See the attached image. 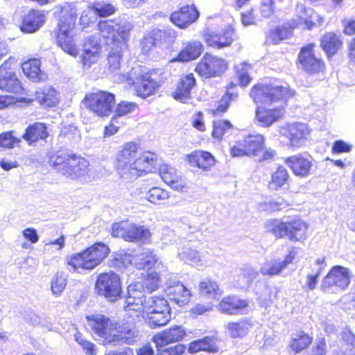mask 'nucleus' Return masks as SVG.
<instances>
[{
	"label": "nucleus",
	"instance_id": "57",
	"mask_svg": "<svg viewBox=\"0 0 355 355\" xmlns=\"http://www.w3.org/2000/svg\"><path fill=\"white\" fill-rule=\"evenodd\" d=\"M133 25L130 21L121 20L117 23L116 27V39L118 37H121L119 41H124L126 43L125 39L127 38L129 32L132 29Z\"/></svg>",
	"mask_w": 355,
	"mask_h": 355
},
{
	"label": "nucleus",
	"instance_id": "25",
	"mask_svg": "<svg viewBox=\"0 0 355 355\" xmlns=\"http://www.w3.org/2000/svg\"><path fill=\"white\" fill-rule=\"evenodd\" d=\"M44 21L45 15L42 11L32 10L24 17L20 28L24 33H35Z\"/></svg>",
	"mask_w": 355,
	"mask_h": 355
},
{
	"label": "nucleus",
	"instance_id": "45",
	"mask_svg": "<svg viewBox=\"0 0 355 355\" xmlns=\"http://www.w3.org/2000/svg\"><path fill=\"white\" fill-rule=\"evenodd\" d=\"M297 19L294 22V26H299L301 25L310 26L309 18H318L317 14L312 8H306L303 4L297 6L296 8Z\"/></svg>",
	"mask_w": 355,
	"mask_h": 355
},
{
	"label": "nucleus",
	"instance_id": "49",
	"mask_svg": "<svg viewBox=\"0 0 355 355\" xmlns=\"http://www.w3.org/2000/svg\"><path fill=\"white\" fill-rule=\"evenodd\" d=\"M67 285V275L64 272L58 271L51 281V289L54 295H60Z\"/></svg>",
	"mask_w": 355,
	"mask_h": 355
},
{
	"label": "nucleus",
	"instance_id": "15",
	"mask_svg": "<svg viewBox=\"0 0 355 355\" xmlns=\"http://www.w3.org/2000/svg\"><path fill=\"white\" fill-rule=\"evenodd\" d=\"M157 156L155 153L146 152L139 157H136L131 166H129L127 173L128 175L124 176L123 179L130 181L137 179L140 172H151L153 168H155V162Z\"/></svg>",
	"mask_w": 355,
	"mask_h": 355
},
{
	"label": "nucleus",
	"instance_id": "43",
	"mask_svg": "<svg viewBox=\"0 0 355 355\" xmlns=\"http://www.w3.org/2000/svg\"><path fill=\"white\" fill-rule=\"evenodd\" d=\"M178 257L185 263L196 264L198 266H202L199 252L189 245H184L182 248H179Z\"/></svg>",
	"mask_w": 355,
	"mask_h": 355
},
{
	"label": "nucleus",
	"instance_id": "30",
	"mask_svg": "<svg viewBox=\"0 0 355 355\" xmlns=\"http://www.w3.org/2000/svg\"><path fill=\"white\" fill-rule=\"evenodd\" d=\"M167 295L171 301L174 302L179 306L187 304L190 298V291L180 283L171 286L167 288Z\"/></svg>",
	"mask_w": 355,
	"mask_h": 355
},
{
	"label": "nucleus",
	"instance_id": "32",
	"mask_svg": "<svg viewBox=\"0 0 355 355\" xmlns=\"http://www.w3.org/2000/svg\"><path fill=\"white\" fill-rule=\"evenodd\" d=\"M248 306L245 300L236 296L224 297L219 304L220 310L227 314H237Z\"/></svg>",
	"mask_w": 355,
	"mask_h": 355
},
{
	"label": "nucleus",
	"instance_id": "11",
	"mask_svg": "<svg viewBox=\"0 0 355 355\" xmlns=\"http://www.w3.org/2000/svg\"><path fill=\"white\" fill-rule=\"evenodd\" d=\"M137 69H132L128 74H121L119 76L118 80L121 82L127 81L129 85H135L137 95L145 98L153 94L158 88L159 84L148 74L137 76Z\"/></svg>",
	"mask_w": 355,
	"mask_h": 355
},
{
	"label": "nucleus",
	"instance_id": "1",
	"mask_svg": "<svg viewBox=\"0 0 355 355\" xmlns=\"http://www.w3.org/2000/svg\"><path fill=\"white\" fill-rule=\"evenodd\" d=\"M250 96L258 105L256 119L261 125L268 127L283 116L284 105L292 94L284 86L258 84L252 88Z\"/></svg>",
	"mask_w": 355,
	"mask_h": 355
},
{
	"label": "nucleus",
	"instance_id": "50",
	"mask_svg": "<svg viewBox=\"0 0 355 355\" xmlns=\"http://www.w3.org/2000/svg\"><path fill=\"white\" fill-rule=\"evenodd\" d=\"M89 8L94 14L101 17L110 16L116 11V8L112 4L103 1H94Z\"/></svg>",
	"mask_w": 355,
	"mask_h": 355
},
{
	"label": "nucleus",
	"instance_id": "10",
	"mask_svg": "<svg viewBox=\"0 0 355 355\" xmlns=\"http://www.w3.org/2000/svg\"><path fill=\"white\" fill-rule=\"evenodd\" d=\"M112 234L130 242H146L151 236L149 230L144 226L136 225L126 221L113 224Z\"/></svg>",
	"mask_w": 355,
	"mask_h": 355
},
{
	"label": "nucleus",
	"instance_id": "36",
	"mask_svg": "<svg viewBox=\"0 0 355 355\" xmlns=\"http://www.w3.org/2000/svg\"><path fill=\"white\" fill-rule=\"evenodd\" d=\"M264 137L262 135H249L243 139V146L247 151V156L256 157L263 149Z\"/></svg>",
	"mask_w": 355,
	"mask_h": 355
},
{
	"label": "nucleus",
	"instance_id": "6",
	"mask_svg": "<svg viewBox=\"0 0 355 355\" xmlns=\"http://www.w3.org/2000/svg\"><path fill=\"white\" fill-rule=\"evenodd\" d=\"M159 287V277L155 275L152 279L150 283L148 279L146 280V285L141 282H136L128 286V296L125 298L123 309L125 311H131L141 313L144 311L146 302L148 297L151 296L146 295V290L150 292L155 291Z\"/></svg>",
	"mask_w": 355,
	"mask_h": 355
},
{
	"label": "nucleus",
	"instance_id": "18",
	"mask_svg": "<svg viewBox=\"0 0 355 355\" xmlns=\"http://www.w3.org/2000/svg\"><path fill=\"white\" fill-rule=\"evenodd\" d=\"M0 89L8 92L20 93L23 88L16 74L5 62L0 67Z\"/></svg>",
	"mask_w": 355,
	"mask_h": 355
},
{
	"label": "nucleus",
	"instance_id": "14",
	"mask_svg": "<svg viewBox=\"0 0 355 355\" xmlns=\"http://www.w3.org/2000/svg\"><path fill=\"white\" fill-rule=\"evenodd\" d=\"M313 49V44H309L302 47L298 55L300 67L309 74H317L325 69L324 62L315 56Z\"/></svg>",
	"mask_w": 355,
	"mask_h": 355
},
{
	"label": "nucleus",
	"instance_id": "4",
	"mask_svg": "<svg viewBox=\"0 0 355 355\" xmlns=\"http://www.w3.org/2000/svg\"><path fill=\"white\" fill-rule=\"evenodd\" d=\"M110 252L108 246L96 243L85 250L67 257V263L73 271L91 270L98 266Z\"/></svg>",
	"mask_w": 355,
	"mask_h": 355
},
{
	"label": "nucleus",
	"instance_id": "21",
	"mask_svg": "<svg viewBox=\"0 0 355 355\" xmlns=\"http://www.w3.org/2000/svg\"><path fill=\"white\" fill-rule=\"evenodd\" d=\"M186 335L185 330L182 326L175 325L168 329H164L155 337V343L158 349L168 345L169 343L181 340Z\"/></svg>",
	"mask_w": 355,
	"mask_h": 355
},
{
	"label": "nucleus",
	"instance_id": "31",
	"mask_svg": "<svg viewBox=\"0 0 355 355\" xmlns=\"http://www.w3.org/2000/svg\"><path fill=\"white\" fill-rule=\"evenodd\" d=\"M295 257V253L290 252V253L285 257L283 261H273L264 264L260 269V272L263 275H277L284 268H286L289 263H291Z\"/></svg>",
	"mask_w": 355,
	"mask_h": 355
},
{
	"label": "nucleus",
	"instance_id": "26",
	"mask_svg": "<svg viewBox=\"0 0 355 355\" xmlns=\"http://www.w3.org/2000/svg\"><path fill=\"white\" fill-rule=\"evenodd\" d=\"M203 51V45L200 41L191 40L182 43V49L179 52L177 61L189 62L197 59Z\"/></svg>",
	"mask_w": 355,
	"mask_h": 355
},
{
	"label": "nucleus",
	"instance_id": "60",
	"mask_svg": "<svg viewBox=\"0 0 355 355\" xmlns=\"http://www.w3.org/2000/svg\"><path fill=\"white\" fill-rule=\"evenodd\" d=\"M241 275L243 278L245 286H249L257 278L258 272L250 266H245L241 270Z\"/></svg>",
	"mask_w": 355,
	"mask_h": 355
},
{
	"label": "nucleus",
	"instance_id": "47",
	"mask_svg": "<svg viewBox=\"0 0 355 355\" xmlns=\"http://www.w3.org/2000/svg\"><path fill=\"white\" fill-rule=\"evenodd\" d=\"M170 198L168 191L160 187H153L146 193V198L155 205H164Z\"/></svg>",
	"mask_w": 355,
	"mask_h": 355
},
{
	"label": "nucleus",
	"instance_id": "34",
	"mask_svg": "<svg viewBox=\"0 0 355 355\" xmlns=\"http://www.w3.org/2000/svg\"><path fill=\"white\" fill-rule=\"evenodd\" d=\"M189 162L191 165L207 171L214 165L215 159L209 152L195 151L189 156Z\"/></svg>",
	"mask_w": 355,
	"mask_h": 355
},
{
	"label": "nucleus",
	"instance_id": "16",
	"mask_svg": "<svg viewBox=\"0 0 355 355\" xmlns=\"http://www.w3.org/2000/svg\"><path fill=\"white\" fill-rule=\"evenodd\" d=\"M137 145L134 142H127L124 144L122 149L119 151L116 157V170L120 177L123 178L128 176L127 171L128 166H131L137 154Z\"/></svg>",
	"mask_w": 355,
	"mask_h": 355
},
{
	"label": "nucleus",
	"instance_id": "22",
	"mask_svg": "<svg viewBox=\"0 0 355 355\" xmlns=\"http://www.w3.org/2000/svg\"><path fill=\"white\" fill-rule=\"evenodd\" d=\"M101 50V45L95 37H89L83 45V53L80 56L83 64L90 67L95 63Z\"/></svg>",
	"mask_w": 355,
	"mask_h": 355
},
{
	"label": "nucleus",
	"instance_id": "33",
	"mask_svg": "<svg viewBox=\"0 0 355 355\" xmlns=\"http://www.w3.org/2000/svg\"><path fill=\"white\" fill-rule=\"evenodd\" d=\"M176 33L172 28L155 29L153 31L151 37L144 38V42H149L152 45L157 44H170L174 41Z\"/></svg>",
	"mask_w": 355,
	"mask_h": 355
},
{
	"label": "nucleus",
	"instance_id": "2",
	"mask_svg": "<svg viewBox=\"0 0 355 355\" xmlns=\"http://www.w3.org/2000/svg\"><path fill=\"white\" fill-rule=\"evenodd\" d=\"M87 318L89 326L97 336L103 339L104 345H132L139 340V331L133 322L123 321L118 324L101 314L87 316Z\"/></svg>",
	"mask_w": 355,
	"mask_h": 355
},
{
	"label": "nucleus",
	"instance_id": "13",
	"mask_svg": "<svg viewBox=\"0 0 355 355\" xmlns=\"http://www.w3.org/2000/svg\"><path fill=\"white\" fill-rule=\"evenodd\" d=\"M227 67V62L222 58L205 53L196 68V72L205 78L220 76Z\"/></svg>",
	"mask_w": 355,
	"mask_h": 355
},
{
	"label": "nucleus",
	"instance_id": "35",
	"mask_svg": "<svg viewBox=\"0 0 355 355\" xmlns=\"http://www.w3.org/2000/svg\"><path fill=\"white\" fill-rule=\"evenodd\" d=\"M58 96L56 90L49 85L39 88L35 92V99L40 104L46 107L55 105L58 101Z\"/></svg>",
	"mask_w": 355,
	"mask_h": 355
},
{
	"label": "nucleus",
	"instance_id": "9",
	"mask_svg": "<svg viewBox=\"0 0 355 355\" xmlns=\"http://www.w3.org/2000/svg\"><path fill=\"white\" fill-rule=\"evenodd\" d=\"M98 295L114 302L121 295V284L119 276L112 272L101 273L98 276L95 284Z\"/></svg>",
	"mask_w": 355,
	"mask_h": 355
},
{
	"label": "nucleus",
	"instance_id": "61",
	"mask_svg": "<svg viewBox=\"0 0 355 355\" xmlns=\"http://www.w3.org/2000/svg\"><path fill=\"white\" fill-rule=\"evenodd\" d=\"M185 349L183 345L178 344L176 345L164 348L163 349H158L157 355H181Z\"/></svg>",
	"mask_w": 355,
	"mask_h": 355
},
{
	"label": "nucleus",
	"instance_id": "56",
	"mask_svg": "<svg viewBox=\"0 0 355 355\" xmlns=\"http://www.w3.org/2000/svg\"><path fill=\"white\" fill-rule=\"evenodd\" d=\"M282 0H261L259 11L263 17L268 18L275 12V4Z\"/></svg>",
	"mask_w": 355,
	"mask_h": 355
},
{
	"label": "nucleus",
	"instance_id": "46",
	"mask_svg": "<svg viewBox=\"0 0 355 355\" xmlns=\"http://www.w3.org/2000/svg\"><path fill=\"white\" fill-rule=\"evenodd\" d=\"M251 327L250 321L245 319L236 322H229L227 329L232 338H239L245 336Z\"/></svg>",
	"mask_w": 355,
	"mask_h": 355
},
{
	"label": "nucleus",
	"instance_id": "3",
	"mask_svg": "<svg viewBox=\"0 0 355 355\" xmlns=\"http://www.w3.org/2000/svg\"><path fill=\"white\" fill-rule=\"evenodd\" d=\"M49 163L60 173L71 180L84 176L89 166L87 159L67 150L49 155Z\"/></svg>",
	"mask_w": 355,
	"mask_h": 355
},
{
	"label": "nucleus",
	"instance_id": "39",
	"mask_svg": "<svg viewBox=\"0 0 355 355\" xmlns=\"http://www.w3.org/2000/svg\"><path fill=\"white\" fill-rule=\"evenodd\" d=\"M146 322L151 329H155L166 325L171 319L170 311L146 312Z\"/></svg>",
	"mask_w": 355,
	"mask_h": 355
},
{
	"label": "nucleus",
	"instance_id": "27",
	"mask_svg": "<svg viewBox=\"0 0 355 355\" xmlns=\"http://www.w3.org/2000/svg\"><path fill=\"white\" fill-rule=\"evenodd\" d=\"M196 81L193 73L183 76L173 94V98L182 102H185L190 98L191 89L196 86Z\"/></svg>",
	"mask_w": 355,
	"mask_h": 355
},
{
	"label": "nucleus",
	"instance_id": "5",
	"mask_svg": "<svg viewBox=\"0 0 355 355\" xmlns=\"http://www.w3.org/2000/svg\"><path fill=\"white\" fill-rule=\"evenodd\" d=\"M267 232L272 233L277 238H287L291 241H302L306 238L308 226L300 218L291 220L270 219L266 222Z\"/></svg>",
	"mask_w": 355,
	"mask_h": 355
},
{
	"label": "nucleus",
	"instance_id": "12",
	"mask_svg": "<svg viewBox=\"0 0 355 355\" xmlns=\"http://www.w3.org/2000/svg\"><path fill=\"white\" fill-rule=\"evenodd\" d=\"M350 282L348 268L341 266L333 267L323 279L321 289L326 293L336 292L345 289Z\"/></svg>",
	"mask_w": 355,
	"mask_h": 355
},
{
	"label": "nucleus",
	"instance_id": "53",
	"mask_svg": "<svg viewBox=\"0 0 355 355\" xmlns=\"http://www.w3.org/2000/svg\"><path fill=\"white\" fill-rule=\"evenodd\" d=\"M75 339L80 345L86 354L96 355L98 349L93 343L86 340L80 333L75 335Z\"/></svg>",
	"mask_w": 355,
	"mask_h": 355
},
{
	"label": "nucleus",
	"instance_id": "24",
	"mask_svg": "<svg viewBox=\"0 0 355 355\" xmlns=\"http://www.w3.org/2000/svg\"><path fill=\"white\" fill-rule=\"evenodd\" d=\"M188 351L191 354L204 352L214 354L218 352L219 347L216 339L205 336L203 338L192 341L189 345Z\"/></svg>",
	"mask_w": 355,
	"mask_h": 355
},
{
	"label": "nucleus",
	"instance_id": "48",
	"mask_svg": "<svg viewBox=\"0 0 355 355\" xmlns=\"http://www.w3.org/2000/svg\"><path fill=\"white\" fill-rule=\"evenodd\" d=\"M234 130L232 124L227 120H218L213 122L212 136L218 139L227 134H231Z\"/></svg>",
	"mask_w": 355,
	"mask_h": 355
},
{
	"label": "nucleus",
	"instance_id": "42",
	"mask_svg": "<svg viewBox=\"0 0 355 355\" xmlns=\"http://www.w3.org/2000/svg\"><path fill=\"white\" fill-rule=\"evenodd\" d=\"M146 312L170 311L171 307L168 302L164 297L159 296H149L144 307Z\"/></svg>",
	"mask_w": 355,
	"mask_h": 355
},
{
	"label": "nucleus",
	"instance_id": "44",
	"mask_svg": "<svg viewBox=\"0 0 355 355\" xmlns=\"http://www.w3.org/2000/svg\"><path fill=\"white\" fill-rule=\"evenodd\" d=\"M22 70L24 74L33 81L42 79L40 61L38 59L30 60L22 64Z\"/></svg>",
	"mask_w": 355,
	"mask_h": 355
},
{
	"label": "nucleus",
	"instance_id": "38",
	"mask_svg": "<svg viewBox=\"0 0 355 355\" xmlns=\"http://www.w3.org/2000/svg\"><path fill=\"white\" fill-rule=\"evenodd\" d=\"M157 261L155 254L150 249H144L142 252L137 254L134 262L138 269L149 270L152 268Z\"/></svg>",
	"mask_w": 355,
	"mask_h": 355
},
{
	"label": "nucleus",
	"instance_id": "59",
	"mask_svg": "<svg viewBox=\"0 0 355 355\" xmlns=\"http://www.w3.org/2000/svg\"><path fill=\"white\" fill-rule=\"evenodd\" d=\"M12 132H6L0 135V146L7 148H12L15 144H19L20 139L12 136Z\"/></svg>",
	"mask_w": 355,
	"mask_h": 355
},
{
	"label": "nucleus",
	"instance_id": "40",
	"mask_svg": "<svg viewBox=\"0 0 355 355\" xmlns=\"http://www.w3.org/2000/svg\"><path fill=\"white\" fill-rule=\"evenodd\" d=\"M289 174L287 169L283 166H279L272 174L271 181L268 187L271 190H279L284 189L288 184Z\"/></svg>",
	"mask_w": 355,
	"mask_h": 355
},
{
	"label": "nucleus",
	"instance_id": "62",
	"mask_svg": "<svg viewBox=\"0 0 355 355\" xmlns=\"http://www.w3.org/2000/svg\"><path fill=\"white\" fill-rule=\"evenodd\" d=\"M316 345L312 348L309 355H327V345L324 338L317 340Z\"/></svg>",
	"mask_w": 355,
	"mask_h": 355
},
{
	"label": "nucleus",
	"instance_id": "19",
	"mask_svg": "<svg viewBox=\"0 0 355 355\" xmlns=\"http://www.w3.org/2000/svg\"><path fill=\"white\" fill-rule=\"evenodd\" d=\"M234 30L228 28L219 32H207L204 34L206 44L214 49L229 46L233 42Z\"/></svg>",
	"mask_w": 355,
	"mask_h": 355
},
{
	"label": "nucleus",
	"instance_id": "23",
	"mask_svg": "<svg viewBox=\"0 0 355 355\" xmlns=\"http://www.w3.org/2000/svg\"><path fill=\"white\" fill-rule=\"evenodd\" d=\"M309 130L306 123H293L287 126V135L291 146L294 148L301 146L309 135Z\"/></svg>",
	"mask_w": 355,
	"mask_h": 355
},
{
	"label": "nucleus",
	"instance_id": "8",
	"mask_svg": "<svg viewBox=\"0 0 355 355\" xmlns=\"http://www.w3.org/2000/svg\"><path fill=\"white\" fill-rule=\"evenodd\" d=\"M83 103L90 112L97 116H107L112 112L115 104V96L109 92L98 91L87 94Z\"/></svg>",
	"mask_w": 355,
	"mask_h": 355
},
{
	"label": "nucleus",
	"instance_id": "7",
	"mask_svg": "<svg viewBox=\"0 0 355 355\" xmlns=\"http://www.w3.org/2000/svg\"><path fill=\"white\" fill-rule=\"evenodd\" d=\"M76 19V13L74 10H62L57 26V43L64 52L72 56L77 55L78 50L69 33L73 28Z\"/></svg>",
	"mask_w": 355,
	"mask_h": 355
},
{
	"label": "nucleus",
	"instance_id": "29",
	"mask_svg": "<svg viewBox=\"0 0 355 355\" xmlns=\"http://www.w3.org/2000/svg\"><path fill=\"white\" fill-rule=\"evenodd\" d=\"M49 136L47 128L42 123H35L27 127L22 138L26 140L29 145L37 141L39 139L45 140Z\"/></svg>",
	"mask_w": 355,
	"mask_h": 355
},
{
	"label": "nucleus",
	"instance_id": "52",
	"mask_svg": "<svg viewBox=\"0 0 355 355\" xmlns=\"http://www.w3.org/2000/svg\"><path fill=\"white\" fill-rule=\"evenodd\" d=\"M199 290L200 295L204 296L214 297L217 295H220L217 283L208 279L200 283Z\"/></svg>",
	"mask_w": 355,
	"mask_h": 355
},
{
	"label": "nucleus",
	"instance_id": "58",
	"mask_svg": "<svg viewBox=\"0 0 355 355\" xmlns=\"http://www.w3.org/2000/svg\"><path fill=\"white\" fill-rule=\"evenodd\" d=\"M288 34L289 31L287 28L279 26L270 32L268 37L273 43L277 44L287 38Z\"/></svg>",
	"mask_w": 355,
	"mask_h": 355
},
{
	"label": "nucleus",
	"instance_id": "54",
	"mask_svg": "<svg viewBox=\"0 0 355 355\" xmlns=\"http://www.w3.org/2000/svg\"><path fill=\"white\" fill-rule=\"evenodd\" d=\"M159 174L162 179L167 184L175 183V182L179 178L175 170L167 165L162 166Z\"/></svg>",
	"mask_w": 355,
	"mask_h": 355
},
{
	"label": "nucleus",
	"instance_id": "63",
	"mask_svg": "<svg viewBox=\"0 0 355 355\" xmlns=\"http://www.w3.org/2000/svg\"><path fill=\"white\" fill-rule=\"evenodd\" d=\"M352 150V146L342 140L336 141L332 147V151L336 153H349Z\"/></svg>",
	"mask_w": 355,
	"mask_h": 355
},
{
	"label": "nucleus",
	"instance_id": "28",
	"mask_svg": "<svg viewBox=\"0 0 355 355\" xmlns=\"http://www.w3.org/2000/svg\"><path fill=\"white\" fill-rule=\"evenodd\" d=\"M126 43L124 41H115L112 45H110V53L107 60L109 70L113 73L119 70L123 52L126 49Z\"/></svg>",
	"mask_w": 355,
	"mask_h": 355
},
{
	"label": "nucleus",
	"instance_id": "37",
	"mask_svg": "<svg viewBox=\"0 0 355 355\" xmlns=\"http://www.w3.org/2000/svg\"><path fill=\"white\" fill-rule=\"evenodd\" d=\"M342 42L334 33L324 34L320 40V46L328 58L336 54L342 46Z\"/></svg>",
	"mask_w": 355,
	"mask_h": 355
},
{
	"label": "nucleus",
	"instance_id": "55",
	"mask_svg": "<svg viewBox=\"0 0 355 355\" xmlns=\"http://www.w3.org/2000/svg\"><path fill=\"white\" fill-rule=\"evenodd\" d=\"M137 105L135 103L122 101L119 103L116 107V114L112 118V121H115L117 117L126 115L133 112Z\"/></svg>",
	"mask_w": 355,
	"mask_h": 355
},
{
	"label": "nucleus",
	"instance_id": "17",
	"mask_svg": "<svg viewBox=\"0 0 355 355\" xmlns=\"http://www.w3.org/2000/svg\"><path fill=\"white\" fill-rule=\"evenodd\" d=\"M313 160L310 155L300 153L286 157L284 162L295 175L306 178L311 174Z\"/></svg>",
	"mask_w": 355,
	"mask_h": 355
},
{
	"label": "nucleus",
	"instance_id": "41",
	"mask_svg": "<svg viewBox=\"0 0 355 355\" xmlns=\"http://www.w3.org/2000/svg\"><path fill=\"white\" fill-rule=\"evenodd\" d=\"M117 23L112 20H102L98 24V28L102 36L111 40L109 46L112 45L115 41H119L116 39Z\"/></svg>",
	"mask_w": 355,
	"mask_h": 355
},
{
	"label": "nucleus",
	"instance_id": "51",
	"mask_svg": "<svg viewBox=\"0 0 355 355\" xmlns=\"http://www.w3.org/2000/svg\"><path fill=\"white\" fill-rule=\"evenodd\" d=\"M313 338L307 334L300 332L296 334L293 338L291 344V347L296 353L300 352L304 349H306L312 343Z\"/></svg>",
	"mask_w": 355,
	"mask_h": 355
},
{
	"label": "nucleus",
	"instance_id": "20",
	"mask_svg": "<svg viewBox=\"0 0 355 355\" xmlns=\"http://www.w3.org/2000/svg\"><path fill=\"white\" fill-rule=\"evenodd\" d=\"M199 17V12L193 5L181 8L171 15V21L177 26L184 28L194 22Z\"/></svg>",
	"mask_w": 355,
	"mask_h": 355
},
{
	"label": "nucleus",
	"instance_id": "64",
	"mask_svg": "<svg viewBox=\"0 0 355 355\" xmlns=\"http://www.w3.org/2000/svg\"><path fill=\"white\" fill-rule=\"evenodd\" d=\"M91 10H84L80 17V24L83 26V28L88 27L90 24L94 22V16L90 17L92 15Z\"/></svg>",
	"mask_w": 355,
	"mask_h": 355
}]
</instances>
